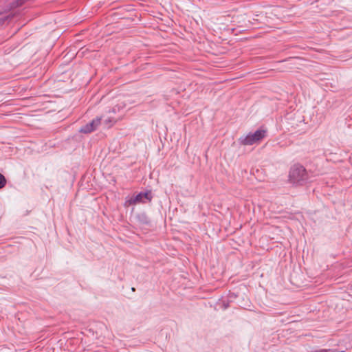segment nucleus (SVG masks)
<instances>
[{"instance_id":"obj_1","label":"nucleus","mask_w":352,"mask_h":352,"mask_svg":"<svg viewBox=\"0 0 352 352\" xmlns=\"http://www.w3.org/2000/svg\"><path fill=\"white\" fill-rule=\"evenodd\" d=\"M266 131L264 129H258L254 133H250L245 138L241 137L239 140L243 145H252L258 144L266 136Z\"/></svg>"},{"instance_id":"obj_5","label":"nucleus","mask_w":352,"mask_h":352,"mask_svg":"<svg viewBox=\"0 0 352 352\" xmlns=\"http://www.w3.org/2000/svg\"><path fill=\"white\" fill-rule=\"evenodd\" d=\"M128 202H129V205L136 204L138 203L143 202V194L139 193L135 197L131 198L128 201Z\"/></svg>"},{"instance_id":"obj_7","label":"nucleus","mask_w":352,"mask_h":352,"mask_svg":"<svg viewBox=\"0 0 352 352\" xmlns=\"http://www.w3.org/2000/svg\"><path fill=\"white\" fill-rule=\"evenodd\" d=\"M143 194V198H145L148 200H151V192H144V193H142Z\"/></svg>"},{"instance_id":"obj_6","label":"nucleus","mask_w":352,"mask_h":352,"mask_svg":"<svg viewBox=\"0 0 352 352\" xmlns=\"http://www.w3.org/2000/svg\"><path fill=\"white\" fill-rule=\"evenodd\" d=\"M6 184V179L5 177L0 173V188H2L5 186Z\"/></svg>"},{"instance_id":"obj_2","label":"nucleus","mask_w":352,"mask_h":352,"mask_svg":"<svg viewBox=\"0 0 352 352\" xmlns=\"http://www.w3.org/2000/svg\"><path fill=\"white\" fill-rule=\"evenodd\" d=\"M307 178V175L305 168L302 166H294L289 172V179L293 183H298L301 181L305 180Z\"/></svg>"},{"instance_id":"obj_3","label":"nucleus","mask_w":352,"mask_h":352,"mask_svg":"<svg viewBox=\"0 0 352 352\" xmlns=\"http://www.w3.org/2000/svg\"><path fill=\"white\" fill-rule=\"evenodd\" d=\"M115 112L116 111H109L107 113L98 118V119H100L101 124H103L106 128L111 127L118 120V118L113 115Z\"/></svg>"},{"instance_id":"obj_4","label":"nucleus","mask_w":352,"mask_h":352,"mask_svg":"<svg viewBox=\"0 0 352 352\" xmlns=\"http://www.w3.org/2000/svg\"><path fill=\"white\" fill-rule=\"evenodd\" d=\"M100 124H101L100 119L97 118L81 127L79 131L83 133H90L94 131Z\"/></svg>"}]
</instances>
